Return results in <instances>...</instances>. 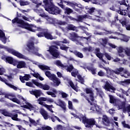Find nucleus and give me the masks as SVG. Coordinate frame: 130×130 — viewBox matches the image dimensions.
<instances>
[{
  "mask_svg": "<svg viewBox=\"0 0 130 130\" xmlns=\"http://www.w3.org/2000/svg\"><path fill=\"white\" fill-rule=\"evenodd\" d=\"M13 24L17 23V24H20V27L23 28L24 29H26L28 31H31V32H36V31H42L44 32L39 33L37 36L38 37H45L47 39H50L52 40L53 39H55V38H53L51 34L48 33V32H45V29L40 27H37L35 25L29 24L27 23H25L24 21L22 19H19L17 17H16L13 20H12Z\"/></svg>",
  "mask_w": 130,
  "mask_h": 130,
  "instance_id": "1",
  "label": "nucleus"
},
{
  "mask_svg": "<svg viewBox=\"0 0 130 130\" xmlns=\"http://www.w3.org/2000/svg\"><path fill=\"white\" fill-rule=\"evenodd\" d=\"M64 2L61 0H57V4L62 9H64V6L62 5V3H64ZM43 3L45 5L44 8L45 11L48 12L49 14L58 15L61 13V10L57 7L54 6L53 3H52V0H43Z\"/></svg>",
  "mask_w": 130,
  "mask_h": 130,
  "instance_id": "2",
  "label": "nucleus"
},
{
  "mask_svg": "<svg viewBox=\"0 0 130 130\" xmlns=\"http://www.w3.org/2000/svg\"><path fill=\"white\" fill-rule=\"evenodd\" d=\"M110 98V103L114 104L118 110L123 109V112H130V105L125 108V103L126 102V99L124 98V101L120 102L119 100L114 98V96L111 95H109Z\"/></svg>",
  "mask_w": 130,
  "mask_h": 130,
  "instance_id": "3",
  "label": "nucleus"
},
{
  "mask_svg": "<svg viewBox=\"0 0 130 130\" xmlns=\"http://www.w3.org/2000/svg\"><path fill=\"white\" fill-rule=\"evenodd\" d=\"M99 67L101 69H104V70L106 71L107 75H109V76H113V74H116V75H119V74H120V73L122 72H123L124 73L123 75H121L122 77H124V78H128V77L130 76V73L127 71V70H124V69H123L122 67L117 68L114 71L109 69V68H104L101 65H100Z\"/></svg>",
  "mask_w": 130,
  "mask_h": 130,
  "instance_id": "4",
  "label": "nucleus"
},
{
  "mask_svg": "<svg viewBox=\"0 0 130 130\" xmlns=\"http://www.w3.org/2000/svg\"><path fill=\"white\" fill-rule=\"evenodd\" d=\"M72 115H73L75 118H79L81 121H82L83 123H84L86 127H92L93 125H95L96 121L94 118L87 119L86 116L80 114L79 115H76V114L71 113Z\"/></svg>",
  "mask_w": 130,
  "mask_h": 130,
  "instance_id": "5",
  "label": "nucleus"
},
{
  "mask_svg": "<svg viewBox=\"0 0 130 130\" xmlns=\"http://www.w3.org/2000/svg\"><path fill=\"white\" fill-rule=\"evenodd\" d=\"M0 48H4L5 50H6V51H8V52L9 53H11V54L17 56L18 57V58H22V59H25V60H29L30 61H31L34 64H37V63H38V62L33 60L29 59V58L25 56L23 54L20 53L19 52L14 50L12 48H10L1 44H0Z\"/></svg>",
  "mask_w": 130,
  "mask_h": 130,
  "instance_id": "6",
  "label": "nucleus"
},
{
  "mask_svg": "<svg viewBox=\"0 0 130 130\" xmlns=\"http://www.w3.org/2000/svg\"><path fill=\"white\" fill-rule=\"evenodd\" d=\"M18 98L20 100H23L22 104L23 106H21V107H23V108H26V109H28L30 111H33L34 112H36L39 110V107L35 105H32L30 103L28 102L26 99H24V98L21 95H18Z\"/></svg>",
  "mask_w": 130,
  "mask_h": 130,
  "instance_id": "7",
  "label": "nucleus"
},
{
  "mask_svg": "<svg viewBox=\"0 0 130 130\" xmlns=\"http://www.w3.org/2000/svg\"><path fill=\"white\" fill-rule=\"evenodd\" d=\"M27 46L28 48V51H29L30 53H32L38 56H41L42 58H44L41 54L39 53L38 50H39V48L34 47V43L33 42H28Z\"/></svg>",
  "mask_w": 130,
  "mask_h": 130,
  "instance_id": "8",
  "label": "nucleus"
},
{
  "mask_svg": "<svg viewBox=\"0 0 130 130\" xmlns=\"http://www.w3.org/2000/svg\"><path fill=\"white\" fill-rule=\"evenodd\" d=\"M94 53L96 54V56L99 57L100 59H101V60H102V61H103V62L105 63H106V61L103 59V55H105L108 60H111V58H112L111 56H110V55L108 54L107 53H104V54L101 53L100 49L99 48H96L95 49Z\"/></svg>",
  "mask_w": 130,
  "mask_h": 130,
  "instance_id": "9",
  "label": "nucleus"
},
{
  "mask_svg": "<svg viewBox=\"0 0 130 130\" xmlns=\"http://www.w3.org/2000/svg\"><path fill=\"white\" fill-rule=\"evenodd\" d=\"M64 4H67V6H70L75 9L76 12H80L82 10H84V6L81 4H78L76 3L71 2H64Z\"/></svg>",
  "mask_w": 130,
  "mask_h": 130,
  "instance_id": "10",
  "label": "nucleus"
},
{
  "mask_svg": "<svg viewBox=\"0 0 130 130\" xmlns=\"http://www.w3.org/2000/svg\"><path fill=\"white\" fill-rule=\"evenodd\" d=\"M0 95L2 96H5V98H7V99H10V100H11V101H13V102H15L17 104H21V101L18 100V99L16 98L15 97V95L13 94H7L4 92L3 90H0Z\"/></svg>",
  "mask_w": 130,
  "mask_h": 130,
  "instance_id": "11",
  "label": "nucleus"
},
{
  "mask_svg": "<svg viewBox=\"0 0 130 130\" xmlns=\"http://www.w3.org/2000/svg\"><path fill=\"white\" fill-rule=\"evenodd\" d=\"M35 12H36V13H37L39 16H40V17H42V18H45L49 24H54V20L52 18L50 17L45 14V13H44L43 12V10L36 9L35 10Z\"/></svg>",
  "mask_w": 130,
  "mask_h": 130,
  "instance_id": "12",
  "label": "nucleus"
},
{
  "mask_svg": "<svg viewBox=\"0 0 130 130\" xmlns=\"http://www.w3.org/2000/svg\"><path fill=\"white\" fill-rule=\"evenodd\" d=\"M54 63L56 64V66H57V67H60L62 70H66V71L69 72V73H71V72L73 71V69H74V66H73V65L70 64L69 67L63 65L60 60H56L54 62Z\"/></svg>",
  "mask_w": 130,
  "mask_h": 130,
  "instance_id": "13",
  "label": "nucleus"
},
{
  "mask_svg": "<svg viewBox=\"0 0 130 130\" xmlns=\"http://www.w3.org/2000/svg\"><path fill=\"white\" fill-rule=\"evenodd\" d=\"M117 51L118 55L120 56V57H124L125 53L127 56H130V48H125L124 49L122 47H119L117 49Z\"/></svg>",
  "mask_w": 130,
  "mask_h": 130,
  "instance_id": "14",
  "label": "nucleus"
},
{
  "mask_svg": "<svg viewBox=\"0 0 130 130\" xmlns=\"http://www.w3.org/2000/svg\"><path fill=\"white\" fill-rule=\"evenodd\" d=\"M1 113L3 114V115H5V116H8L9 117H11L13 120H15L16 121H21V119L18 118V114H17L13 115V114L7 111V110H1Z\"/></svg>",
  "mask_w": 130,
  "mask_h": 130,
  "instance_id": "15",
  "label": "nucleus"
},
{
  "mask_svg": "<svg viewBox=\"0 0 130 130\" xmlns=\"http://www.w3.org/2000/svg\"><path fill=\"white\" fill-rule=\"evenodd\" d=\"M99 17L96 15H92L91 16L85 14L81 16H78V21L81 22V21H83L84 19H90L91 20H96V21H98V22H100L101 19H98Z\"/></svg>",
  "mask_w": 130,
  "mask_h": 130,
  "instance_id": "16",
  "label": "nucleus"
},
{
  "mask_svg": "<svg viewBox=\"0 0 130 130\" xmlns=\"http://www.w3.org/2000/svg\"><path fill=\"white\" fill-rule=\"evenodd\" d=\"M57 49H58V47L55 46H52L49 47V49L47 50V51H49L50 54L53 56V57L57 58V57L59 56V53L57 52Z\"/></svg>",
  "mask_w": 130,
  "mask_h": 130,
  "instance_id": "17",
  "label": "nucleus"
},
{
  "mask_svg": "<svg viewBox=\"0 0 130 130\" xmlns=\"http://www.w3.org/2000/svg\"><path fill=\"white\" fill-rule=\"evenodd\" d=\"M32 82L33 83V84H34V85L37 86V87L40 88V89H43V90L48 91V90H49V89H50V86L49 85L39 83L35 80H32Z\"/></svg>",
  "mask_w": 130,
  "mask_h": 130,
  "instance_id": "18",
  "label": "nucleus"
},
{
  "mask_svg": "<svg viewBox=\"0 0 130 130\" xmlns=\"http://www.w3.org/2000/svg\"><path fill=\"white\" fill-rule=\"evenodd\" d=\"M37 101L40 105H43V104H45V103H43L45 102H47V103H53L54 102V100H53V99L44 97L40 98L37 100Z\"/></svg>",
  "mask_w": 130,
  "mask_h": 130,
  "instance_id": "19",
  "label": "nucleus"
},
{
  "mask_svg": "<svg viewBox=\"0 0 130 130\" xmlns=\"http://www.w3.org/2000/svg\"><path fill=\"white\" fill-rule=\"evenodd\" d=\"M103 88L104 89H105L106 91H109V92H113L116 90L115 87L112 86V84L108 82V81L106 82V84Z\"/></svg>",
  "mask_w": 130,
  "mask_h": 130,
  "instance_id": "20",
  "label": "nucleus"
},
{
  "mask_svg": "<svg viewBox=\"0 0 130 130\" xmlns=\"http://www.w3.org/2000/svg\"><path fill=\"white\" fill-rule=\"evenodd\" d=\"M80 68H82V69H84V70H86V69H87L88 71H90L91 72L92 75H95V74H96V69L92 67H87L85 63L80 64Z\"/></svg>",
  "mask_w": 130,
  "mask_h": 130,
  "instance_id": "21",
  "label": "nucleus"
},
{
  "mask_svg": "<svg viewBox=\"0 0 130 130\" xmlns=\"http://www.w3.org/2000/svg\"><path fill=\"white\" fill-rule=\"evenodd\" d=\"M0 81L1 82H3V83H5L6 85L8 86V87H10V88H11V89H13V90H15V91H17L18 90V87L15 86V85H13L12 84H11L10 83H9L8 82V80H7L5 78H2V77L0 76Z\"/></svg>",
  "mask_w": 130,
  "mask_h": 130,
  "instance_id": "22",
  "label": "nucleus"
},
{
  "mask_svg": "<svg viewBox=\"0 0 130 130\" xmlns=\"http://www.w3.org/2000/svg\"><path fill=\"white\" fill-rule=\"evenodd\" d=\"M5 60L6 62H8L10 64H13V66H16L17 63V60L14 59L13 57L11 56H8L5 58Z\"/></svg>",
  "mask_w": 130,
  "mask_h": 130,
  "instance_id": "23",
  "label": "nucleus"
},
{
  "mask_svg": "<svg viewBox=\"0 0 130 130\" xmlns=\"http://www.w3.org/2000/svg\"><path fill=\"white\" fill-rule=\"evenodd\" d=\"M30 94L31 95H34L36 98H38V97H40L41 96V94H42V92L41 90L39 89H35V90H30L29 91Z\"/></svg>",
  "mask_w": 130,
  "mask_h": 130,
  "instance_id": "24",
  "label": "nucleus"
},
{
  "mask_svg": "<svg viewBox=\"0 0 130 130\" xmlns=\"http://www.w3.org/2000/svg\"><path fill=\"white\" fill-rule=\"evenodd\" d=\"M117 91L118 92H117L116 93L117 96L120 97V98H121L122 99H123V101H124V98H124L123 95L120 94V93H121V94H125V95H126V96H128L127 92H126V91H124L123 89L121 88L117 89Z\"/></svg>",
  "mask_w": 130,
  "mask_h": 130,
  "instance_id": "25",
  "label": "nucleus"
},
{
  "mask_svg": "<svg viewBox=\"0 0 130 130\" xmlns=\"http://www.w3.org/2000/svg\"><path fill=\"white\" fill-rule=\"evenodd\" d=\"M51 81L53 82V86L54 87H58L60 85V80L57 78L55 75L51 79Z\"/></svg>",
  "mask_w": 130,
  "mask_h": 130,
  "instance_id": "26",
  "label": "nucleus"
},
{
  "mask_svg": "<svg viewBox=\"0 0 130 130\" xmlns=\"http://www.w3.org/2000/svg\"><path fill=\"white\" fill-rule=\"evenodd\" d=\"M17 69H24L26 68V62L24 61H18L16 63Z\"/></svg>",
  "mask_w": 130,
  "mask_h": 130,
  "instance_id": "27",
  "label": "nucleus"
},
{
  "mask_svg": "<svg viewBox=\"0 0 130 130\" xmlns=\"http://www.w3.org/2000/svg\"><path fill=\"white\" fill-rule=\"evenodd\" d=\"M56 105H58V106H60L62 109H63L64 112H66L67 111V105L66 104V103H64L63 101L59 100H58V104H56Z\"/></svg>",
  "mask_w": 130,
  "mask_h": 130,
  "instance_id": "28",
  "label": "nucleus"
},
{
  "mask_svg": "<svg viewBox=\"0 0 130 130\" xmlns=\"http://www.w3.org/2000/svg\"><path fill=\"white\" fill-rule=\"evenodd\" d=\"M30 78L31 76L29 74H25L24 76H19V79L21 83H25V81H29Z\"/></svg>",
  "mask_w": 130,
  "mask_h": 130,
  "instance_id": "29",
  "label": "nucleus"
},
{
  "mask_svg": "<svg viewBox=\"0 0 130 130\" xmlns=\"http://www.w3.org/2000/svg\"><path fill=\"white\" fill-rule=\"evenodd\" d=\"M40 113L42 115V116L44 117V119H48V114L47 113V112L44 109L41 108L40 110Z\"/></svg>",
  "mask_w": 130,
  "mask_h": 130,
  "instance_id": "30",
  "label": "nucleus"
},
{
  "mask_svg": "<svg viewBox=\"0 0 130 130\" xmlns=\"http://www.w3.org/2000/svg\"><path fill=\"white\" fill-rule=\"evenodd\" d=\"M85 91L86 94H90V99L92 102H94V96L93 94V91L91 88H87L85 89Z\"/></svg>",
  "mask_w": 130,
  "mask_h": 130,
  "instance_id": "31",
  "label": "nucleus"
},
{
  "mask_svg": "<svg viewBox=\"0 0 130 130\" xmlns=\"http://www.w3.org/2000/svg\"><path fill=\"white\" fill-rule=\"evenodd\" d=\"M0 40H2V42H3L4 44H6V42H7V37H6L5 32L2 30H0Z\"/></svg>",
  "mask_w": 130,
  "mask_h": 130,
  "instance_id": "32",
  "label": "nucleus"
},
{
  "mask_svg": "<svg viewBox=\"0 0 130 130\" xmlns=\"http://www.w3.org/2000/svg\"><path fill=\"white\" fill-rule=\"evenodd\" d=\"M103 122L105 125H109L110 122L109 121V119L106 115H104L103 116Z\"/></svg>",
  "mask_w": 130,
  "mask_h": 130,
  "instance_id": "33",
  "label": "nucleus"
},
{
  "mask_svg": "<svg viewBox=\"0 0 130 130\" xmlns=\"http://www.w3.org/2000/svg\"><path fill=\"white\" fill-rule=\"evenodd\" d=\"M42 106H44V107H45V108H47V109L50 111V112H52V113H53V111L52 110V107H53V105H48L46 104H43V105H41Z\"/></svg>",
  "mask_w": 130,
  "mask_h": 130,
  "instance_id": "34",
  "label": "nucleus"
},
{
  "mask_svg": "<svg viewBox=\"0 0 130 130\" xmlns=\"http://www.w3.org/2000/svg\"><path fill=\"white\" fill-rule=\"evenodd\" d=\"M50 118H51V120L53 122H55V120H58L59 122H62V121L61 120L59 119V118L57 117V116H54L53 115H51V116H50Z\"/></svg>",
  "mask_w": 130,
  "mask_h": 130,
  "instance_id": "35",
  "label": "nucleus"
},
{
  "mask_svg": "<svg viewBox=\"0 0 130 130\" xmlns=\"http://www.w3.org/2000/svg\"><path fill=\"white\" fill-rule=\"evenodd\" d=\"M69 84H70L71 87L72 88H73L74 90H75V91H76V92H78V91H79V89L78 88V86L77 85H75L74 84V83H73L72 81H69Z\"/></svg>",
  "mask_w": 130,
  "mask_h": 130,
  "instance_id": "36",
  "label": "nucleus"
},
{
  "mask_svg": "<svg viewBox=\"0 0 130 130\" xmlns=\"http://www.w3.org/2000/svg\"><path fill=\"white\" fill-rule=\"evenodd\" d=\"M45 74L46 77H48V78H49V80H51L52 78L55 76V75L54 74H52L49 71H46Z\"/></svg>",
  "mask_w": 130,
  "mask_h": 130,
  "instance_id": "37",
  "label": "nucleus"
},
{
  "mask_svg": "<svg viewBox=\"0 0 130 130\" xmlns=\"http://www.w3.org/2000/svg\"><path fill=\"white\" fill-rule=\"evenodd\" d=\"M73 53L77 56L78 57H79L80 58H83L84 57V55H83V54L78 51H75L73 52Z\"/></svg>",
  "mask_w": 130,
  "mask_h": 130,
  "instance_id": "38",
  "label": "nucleus"
},
{
  "mask_svg": "<svg viewBox=\"0 0 130 130\" xmlns=\"http://www.w3.org/2000/svg\"><path fill=\"white\" fill-rule=\"evenodd\" d=\"M130 83V79L125 80L124 81H120L119 84L120 85H122V86H126V85H128Z\"/></svg>",
  "mask_w": 130,
  "mask_h": 130,
  "instance_id": "39",
  "label": "nucleus"
},
{
  "mask_svg": "<svg viewBox=\"0 0 130 130\" xmlns=\"http://www.w3.org/2000/svg\"><path fill=\"white\" fill-rule=\"evenodd\" d=\"M63 10H64V14H67V15H70V14L73 13V10L68 7H66V8H64H64L63 9Z\"/></svg>",
  "mask_w": 130,
  "mask_h": 130,
  "instance_id": "40",
  "label": "nucleus"
},
{
  "mask_svg": "<svg viewBox=\"0 0 130 130\" xmlns=\"http://www.w3.org/2000/svg\"><path fill=\"white\" fill-rule=\"evenodd\" d=\"M29 120L30 123H32V124H34V125H35V126H36L38 124H39V120H37V121H36L35 120H34L33 119L29 117Z\"/></svg>",
  "mask_w": 130,
  "mask_h": 130,
  "instance_id": "41",
  "label": "nucleus"
},
{
  "mask_svg": "<svg viewBox=\"0 0 130 130\" xmlns=\"http://www.w3.org/2000/svg\"><path fill=\"white\" fill-rule=\"evenodd\" d=\"M39 68L42 71H45V70H50V68L45 65H39Z\"/></svg>",
  "mask_w": 130,
  "mask_h": 130,
  "instance_id": "42",
  "label": "nucleus"
},
{
  "mask_svg": "<svg viewBox=\"0 0 130 130\" xmlns=\"http://www.w3.org/2000/svg\"><path fill=\"white\" fill-rule=\"evenodd\" d=\"M86 10H87V13L90 14V15H92L93 14V12H95V8H89L88 7H86Z\"/></svg>",
  "mask_w": 130,
  "mask_h": 130,
  "instance_id": "43",
  "label": "nucleus"
},
{
  "mask_svg": "<svg viewBox=\"0 0 130 130\" xmlns=\"http://www.w3.org/2000/svg\"><path fill=\"white\" fill-rule=\"evenodd\" d=\"M96 90L97 91V95L100 96V97H101V98H103V96H104V93H103V91L98 88H96Z\"/></svg>",
  "mask_w": 130,
  "mask_h": 130,
  "instance_id": "44",
  "label": "nucleus"
},
{
  "mask_svg": "<svg viewBox=\"0 0 130 130\" xmlns=\"http://www.w3.org/2000/svg\"><path fill=\"white\" fill-rule=\"evenodd\" d=\"M61 43L67 44V43H69V41H68L67 39H64L63 41H58L56 42V45H58V46H60Z\"/></svg>",
  "mask_w": 130,
  "mask_h": 130,
  "instance_id": "45",
  "label": "nucleus"
},
{
  "mask_svg": "<svg viewBox=\"0 0 130 130\" xmlns=\"http://www.w3.org/2000/svg\"><path fill=\"white\" fill-rule=\"evenodd\" d=\"M118 14H120V15H122V16H125L126 14L127 13V11H126L125 10L122 9L118 11Z\"/></svg>",
  "mask_w": 130,
  "mask_h": 130,
  "instance_id": "46",
  "label": "nucleus"
},
{
  "mask_svg": "<svg viewBox=\"0 0 130 130\" xmlns=\"http://www.w3.org/2000/svg\"><path fill=\"white\" fill-rule=\"evenodd\" d=\"M73 70V71L71 73V75L73 77H76V76H77L78 75V74H79V72H78V70H77V69H72V71Z\"/></svg>",
  "mask_w": 130,
  "mask_h": 130,
  "instance_id": "47",
  "label": "nucleus"
},
{
  "mask_svg": "<svg viewBox=\"0 0 130 130\" xmlns=\"http://www.w3.org/2000/svg\"><path fill=\"white\" fill-rule=\"evenodd\" d=\"M58 94H59V95H61L62 98H67V97L69 96V94H67L66 92H63V91L61 90L58 91Z\"/></svg>",
  "mask_w": 130,
  "mask_h": 130,
  "instance_id": "48",
  "label": "nucleus"
},
{
  "mask_svg": "<svg viewBox=\"0 0 130 130\" xmlns=\"http://www.w3.org/2000/svg\"><path fill=\"white\" fill-rule=\"evenodd\" d=\"M60 49L61 50H64L65 51H68V50L69 49V47H67V46L64 45H62L61 46L60 45Z\"/></svg>",
  "mask_w": 130,
  "mask_h": 130,
  "instance_id": "49",
  "label": "nucleus"
},
{
  "mask_svg": "<svg viewBox=\"0 0 130 130\" xmlns=\"http://www.w3.org/2000/svg\"><path fill=\"white\" fill-rule=\"evenodd\" d=\"M102 111V109L100 108L98 105H95V112H98L100 113Z\"/></svg>",
  "mask_w": 130,
  "mask_h": 130,
  "instance_id": "50",
  "label": "nucleus"
},
{
  "mask_svg": "<svg viewBox=\"0 0 130 130\" xmlns=\"http://www.w3.org/2000/svg\"><path fill=\"white\" fill-rule=\"evenodd\" d=\"M68 107L69 109H71V110H75L74 107H73V103L70 101L68 102Z\"/></svg>",
  "mask_w": 130,
  "mask_h": 130,
  "instance_id": "51",
  "label": "nucleus"
},
{
  "mask_svg": "<svg viewBox=\"0 0 130 130\" xmlns=\"http://www.w3.org/2000/svg\"><path fill=\"white\" fill-rule=\"evenodd\" d=\"M20 6H28V5H29V2L24 1H20Z\"/></svg>",
  "mask_w": 130,
  "mask_h": 130,
  "instance_id": "52",
  "label": "nucleus"
},
{
  "mask_svg": "<svg viewBox=\"0 0 130 130\" xmlns=\"http://www.w3.org/2000/svg\"><path fill=\"white\" fill-rule=\"evenodd\" d=\"M67 29L68 30H76V27L75 26L73 25V24H69Z\"/></svg>",
  "mask_w": 130,
  "mask_h": 130,
  "instance_id": "53",
  "label": "nucleus"
},
{
  "mask_svg": "<svg viewBox=\"0 0 130 130\" xmlns=\"http://www.w3.org/2000/svg\"><path fill=\"white\" fill-rule=\"evenodd\" d=\"M77 78L79 80L80 83H81V84H84V78H83L81 76V75H78Z\"/></svg>",
  "mask_w": 130,
  "mask_h": 130,
  "instance_id": "54",
  "label": "nucleus"
},
{
  "mask_svg": "<svg viewBox=\"0 0 130 130\" xmlns=\"http://www.w3.org/2000/svg\"><path fill=\"white\" fill-rule=\"evenodd\" d=\"M77 78L79 80L80 83H81V84H84V78H83L81 76V75H78Z\"/></svg>",
  "mask_w": 130,
  "mask_h": 130,
  "instance_id": "55",
  "label": "nucleus"
},
{
  "mask_svg": "<svg viewBox=\"0 0 130 130\" xmlns=\"http://www.w3.org/2000/svg\"><path fill=\"white\" fill-rule=\"evenodd\" d=\"M122 124L123 127H125L126 128L130 129V125H128V124H126L125 121H122Z\"/></svg>",
  "mask_w": 130,
  "mask_h": 130,
  "instance_id": "56",
  "label": "nucleus"
},
{
  "mask_svg": "<svg viewBox=\"0 0 130 130\" xmlns=\"http://www.w3.org/2000/svg\"><path fill=\"white\" fill-rule=\"evenodd\" d=\"M46 93L48 95H50L51 97H53V98H55V97H56V95L51 91H47Z\"/></svg>",
  "mask_w": 130,
  "mask_h": 130,
  "instance_id": "57",
  "label": "nucleus"
},
{
  "mask_svg": "<svg viewBox=\"0 0 130 130\" xmlns=\"http://www.w3.org/2000/svg\"><path fill=\"white\" fill-rule=\"evenodd\" d=\"M4 123L5 127H7V126H9V127H12V126H14L13 124H11L8 122H4Z\"/></svg>",
  "mask_w": 130,
  "mask_h": 130,
  "instance_id": "58",
  "label": "nucleus"
},
{
  "mask_svg": "<svg viewBox=\"0 0 130 130\" xmlns=\"http://www.w3.org/2000/svg\"><path fill=\"white\" fill-rule=\"evenodd\" d=\"M101 42H102V45H103L104 46H105L106 44H107V39H102L101 40Z\"/></svg>",
  "mask_w": 130,
  "mask_h": 130,
  "instance_id": "59",
  "label": "nucleus"
},
{
  "mask_svg": "<svg viewBox=\"0 0 130 130\" xmlns=\"http://www.w3.org/2000/svg\"><path fill=\"white\" fill-rule=\"evenodd\" d=\"M42 129L43 130H52V128L49 126H44L42 127Z\"/></svg>",
  "mask_w": 130,
  "mask_h": 130,
  "instance_id": "60",
  "label": "nucleus"
},
{
  "mask_svg": "<svg viewBox=\"0 0 130 130\" xmlns=\"http://www.w3.org/2000/svg\"><path fill=\"white\" fill-rule=\"evenodd\" d=\"M83 51L84 52H87V51H92V47H89L88 48H84L83 49Z\"/></svg>",
  "mask_w": 130,
  "mask_h": 130,
  "instance_id": "61",
  "label": "nucleus"
},
{
  "mask_svg": "<svg viewBox=\"0 0 130 130\" xmlns=\"http://www.w3.org/2000/svg\"><path fill=\"white\" fill-rule=\"evenodd\" d=\"M90 110H91L92 112H96V105L92 106L90 109Z\"/></svg>",
  "mask_w": 130,
  "mask_h": 130,
  "instance_id": "62",
  "label": "nucleus"
},
{
  "mask_svg": "<svg viewBox=\"0 0 130 130\" xmlns=\"http://www.w3.org/2000/svg\"><path fill=\"white\" fill-rule=\"evenodd\" d=\"M26 85L31 88H34V85L30 82H27L26 83Z\"/></svg>",
  "mask_w": 130,
  "mask_h": 130,
  "instance_id": "63",
  "label": "nucleus"
},
{
  "mask_svg": "<svg viewBox=\"0 0 130 130\" xmlns=\"http://www.w3.org/2000/svg\"><path fill=\"white\" fill-rule=\"evenodd\" d=\"M62 126L61 125H58L54 127L55 130H60L62 129Z\"/></svg>",
  "mask_w": 130,
  "mask_h": 130,
  "instance_id": "64",
  "label": "nucleus"
}]
</instances>
